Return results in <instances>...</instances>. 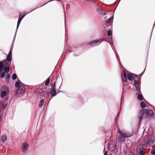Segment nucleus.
Wrapping results in <instances>:
<instances>
[{
	"label": "nucleus",
	"mask_w": 155,
	"mask_h": 155,
	"mask_svg": "<svg viewBox=\"0 0 155 155\" xmlns=\"http://www.w3.org/2000/svg\"><path fill=\"white\" fill-rule=\"evenodd\" d=\"M153 114V112L152 110H148L146 109H142L140 111L138 116L140 123L143 119L152 117Z\"/></svg>",
	"instance_id": "obj_1"
},
{
	"label": "nucleus",
	"mask_w": 155,
	"mask_h": 155,
	"mask_svg": "<svg viewBox=\"0 0 155 155\" xmlns=\"http://www.w3.org/2000/svg\"><path fill=\"white\" fill-rule=\"evenodd\" d=\"M101 42L99 40H95L91 41L89 44L91 46L94 47L99 45Z\"/></svg>",
	"instance_id": "obj_2"
},
{
	"label": "nucleus",
	"mask_w": 155,
	"mask_h": 155,
	"mask_svg": "<svg viewBox=\"0 0 155 155\" xmlns=\"http://www.w3.org/2000/svg\"><path fill=\"white\" fill-rule=\"evenodd\" d=\"M16 86L18 87L19 89L24 91L25 89L23 84L20 82L18 81L16 83Z\"/></svg>",
	"instance_id": "obj_3"
},
{
	"label": "nucleus",
	"mask_w": 155,
	"mask_h": 155,
	"mask_svg": "<svg viewBox=\"0 0 155 155\" xmlns=\"http://www.w3.org/2000/svg\"><path fill=\"white\" fill-rule=\"evenodd\" d=\"M11 54L12 51H10L9 53V55L7 56L6 60L4 61H2L4 64H7L8 63H9V62H11L12 57Z\"/></svg>",
	"instance_id": "obj_4"
},
{
	"label": "nucleus",
	"mask_w": 155,
	"mask_h": 155,
	"mask_svg": "<svg viewBox=\"0 0 155 155\" xmlns=\"http://www.w3.org/2000/svg\"><path fill=\"white\" fill-rule=\"evenodd\" d=\"M119 133L120 134V135L118 137V140L119 141H120L121 142H124V139L125 138L124 136L122 134V132L120 131H119Z\"/></svg>",
	"instance_id": "obj_5"
},
{
	"label": "nucleus",
	"mask_w": 155,
	"mask_h": 155,
	"mask_svg": "<svg viewBox=\"0 0 155 155\" xmlns=\"http://www.w3.org/2000/svg\"><path fill=\"white\" fill-rule=\"evenodd\" d=\"M28 147V144L26 142H24L23 143L22 146V151L23 152H26L27 150Z\"/></svg>",
	"instance_id": "obj_6"
},
{
	"label": "nucleus",
	"mask_w": 155,
	"mask_h": 155,
	"mask_svg": "<svg viewBox=\"0 0 155 155\" xmlns=\"http://www.w3.org/2000/svg\"><path fill=\"white\" fill-rule=\"evenodd\" d=\"M10 64L8 63L7 64L5 65V68H3L4 71L5 73H8L9 71Z\"/></svg>",
	"instance_id": "obj_7"
},
{
	"label": "nucleus",
	"mask_w": 155,
	"mask_h": 155,
	"mask_svg": "<svg viewBox=\"0 0 155 155\" xmlns=\"http://www.w3.org/2000/svg\"><path fill=\"white\" fill-rule=\"evenodd\" d=\"M127 73L124 71L123 73L122 76V81L123 82H125L127 81Z\"/></svg>",
	"instance_id": "obj_8"
},
{
	"label": "nucleus",
	"mask_w": 155,
	"mask_h": 155,
	"mask_svg": "<svg viewBox=\"0 0 155 155\" xmlns=\"http://www.w3.org/2000/svg\"><path fill=\"white\" fill-rule=\"evenodd\" d=\"M122 134L124 136V137H125V138L130 137L132 135V134H130L127 131L124 133L122 132Z\"/></svg>",
	"instance_id": "obj_9"
},
{
	"label": "nucleus",
	"mask_w": 155,
	"mask_h": 155,
	"mask_svg": "<svg viewBox=\"0 0 155 155\" xmlns=\"http://www.w3.org/2000/svg\"><path fill=\"white\" fill-rule=\"evenodd\" d=\"M134 85H135L136 89L137 91L138 92H139L140 89L139 87V84L138 82H134Z\"/></svg>",
	"instance_id": "obj_10"
},
{
	"label": "nucleus",
	"mask_w": 155,
	"mask_h": 155,
	"mask_svg": "<svg viewBox=\"0 0 155 155\" xmlns=\"http://www.w3.org/2000/svg\"><path fill=\"white\" fill-rule=\"evenodd\" d=\"M142 145L143 146L146 147H150V144L148 141L142 142Z\"/></svg>",
	"instance_id": "obj_11"
},
{
	"label": "nucleus",
	"mask_w": 155,
	"mask_h": 155,
	"mask_svg": "<svg viewBox=\"0 0 155 155\" xmlns=\"http://www.w3.org/2000/svg\"><path fill=\"white\" fill-rule=\"evenodd\" d=\"M25 16V15L22 16L21 17H19V18L18 19V23H17V28H18L21 20Z\"/></svg>",
	"instance_id": "obj_12"
},
{
	"label": "nucleus",
	"mask_w": 155,
	"mask_h": 155,
	"mask_svg": "<svg viewBox=\"0 0 155 155\" xmlns=\"http://www.w3.org/2000/svg\"><path fill=\"white\" fill-rule=\"evenodd\" d=\"M133 74H131L129 73L127 74V75L129 80L130 81H132L133 78Z\"/></svg>",
	"instance_id": "obj_13"
},
{
	"label": "nucleus",
	"mask_w": 155,
	"mask_h": 155,
	"mask_svg": "<svg viewBox=\"0 0 155 155\" xmlns=\"http://www.w3.org/2000/svg\"><path fill=\"white\" fill-rule=\"evenodd\" d=\"M51 94L52 96H54L56 94V91L55 88H52L51 91Z\"/></svg>",
	"instance_id": "obj_14"
},
{
	"label": "nucleus",
	"mask_w": 155,
	"mask_h": 155,
	"mask_svg": "<svg viewBox=\"0 0 155 155\" xmlns=\"http://www.w3.org/2000/svg\"><path fill=\"white\" fill-rule=\"evenodd\" d=\"M7 94V92L5 91H3L1 93V96L2 98H5Z\"/></svg>",
	"instance_id": "obj_15"
},
{
	"label": "nucleus",
	"mask_w": 155,
	"mask_h": 155,
	"mask_svg": "<svg viewBox=\"0 0 155 155\" xmlns=\"http://www.w3.org/2000/svg\"><path fill=\"white\" fill-rule=\"evenodd\" d=\"M115 149V147L112 144H110L109 147V149L110 151H112Z\"/></svg>",
	"instance_id": "obj_16"
},
{
	"label": "nucleus",
	"mask_w": 155,
	"mask_h": 155,
	"mask_svg": "<svg viewBox=\"0 0 155 155\" xmlns=\"http://www.w3.org/2000/svg\"><path fill=\"white\" fill-rule=\"evenodd\" d=\"M5 64L2 61L0 62V72H1L3 69L4 65Z\"/></svg>",
	"instance_id": "obj_17"
},
{
	"label": "nucleus",
	"mask_w": 155,
	"mask_h": 155,
	"mask_svg": "<svg viewBox=\"0 0 155 155\" xmlns=\"http://www.w3.org/2000/svg\"><path fill=\"white\" fill-rule=\"evenodd\" d=\"M133 79L134 80V82H137L139 81V78L137 77L135 75H133Z\"/></svg>",
	"instance_id": "obj_18"
},
{
	"label": "nucleus",
	"mask_w": 155,
	"mask_h": 155,
	"mask_svg": "<svg viewBox=\"0 0 155 155\" xmlns=\"http://www.w3.org/2000/svg\"><path fill=\"white\" fill-rule=\"evenodd\" d=\"M44 102V101L43 100H41L38 105L39 107H41L42 106Z\"/></svg>",
	"instance_id": "obj_19"
},
{
	"label": "nucleus",
	"mask_w": 155,
	"mask_h": 155,
	"mask_svg": "<svg viewBox=\"0 0 155 155\" xmlns=\"http://www.w3.org/2000/svg\"><path fill=\"white\" fill-rule=\"evenodd\" d=\"M7 139V137L6 135H4L2 137L1 140L3 142H4Z\"/></svg>",
	"instance_id": "obj_20"
},
{
	"label": "nucleus",
	"mask_w": 155,
	"mask_h": 155,
	"mask_svg": "<svg viewBox=\"0 0 155 155\" xmlns=\"http://www.w3.org/2000/svg\"><path fill=\"white\" fill-rule=\"evenodd\" d=\"M99 12L100 14L103 15H106V13L105 12H104L103 10H102V9L99 10Z\"/></svg>",
	"instance_id": "obj_21"
},
{
	"label": "nucleus",
	"mask_w": 155,
	"mask_h": 155,
	"mask_svg": "<svg viewBox=\"0 0 155 155\" xmlns=\"http://www.w3.org/2000/svg\"><path fill=\"white\" fill-rule=\"evenodd\" d=\"M113 18V17H111L110 18H109L107 20V23H110L112 20Z\"/></svg>",
	"instance_id": "obj_22"
},
{
	"label": "nucleus",
	"mask_w": 155,
	"mask_h": 155,
	"mask_svg": "<svg viewBox=\"0 0 155 155\" xmlns=\"http://www.w3.org/2000/svg\"><path fill=\"white\" fill-rule=\"evenodd\" d=\"M140 105L142 108H144L145 107V103L143 102L142 101L140 103Z\"/></svg>",
	"instance_id": "obj_23"
},
{
	"label": "nucleus",
	"mask_w": 155,
	"mask_h": 155,
	"mask_svg": "<svg viewBox=\"0 0 155 155\" xmlns=\"http://www.w3.org/2000/svg\"><path fill=\"white\" fill-rule=\"evenodd\" d=\"M139 155H144V152L141 150H140L139 152Z\"/></svg>",
	"instance_id": "obj_24"
},
{
	"label": "nucleus",
	"mask_w": 155,
	"mask_h": 155,
	"mask_svg": "<svg viewBox=\"0 0 155 155\" xmlns=\"http://www.w3.org/2000/svg\"><path fill=\"white\" fill-rule=\"evenodd\" d=\"M143 98V96L140 95V94H138V98L139 100H142V99Z\"/></svg>",
	"instance_id": "obj_25"
},
{
	"label": "nucleus",
	"mask_w": 155,
	"mask_h": 155,
	"mask_svg": "<svg viewBox=\"0 0 155 155\" xmlns=\"http://www.w3.org/2000/svg\"><path fill=\"white\" fill-rule=\"evenodd\" d=\"M50 81V78H48L47 81L45 82V85H48Z\"/></svg>",
	"instance_id": "obj_26"
},
{
	"label": "nucleus",
	"mask_w": 155,
	"mask_h": 155,
	"mask_svg": "<svg viewBox=\"0 0 155 155\" xmlns=\"http://www.w3.org/2000/svg\"><path fill=\"white\" fill-rule=\"evenodd\" d=\"M17 78V75L16 74H14L12 75V78L14 80H15Z\"/></svg>",
	"instance_id": "obj_27"
},
{
	"label": "nucleus",
	"mask_w": 155,
	"mask_h": 155,
	"mask_svg": "<svg viewBox=\"0 0 155 155\" xmlns=\"http://www.w3.org/2000/svg\"><path fill=\"white\" fill-rule=\"evenodd\" d=\"M148 142L150 144V146L153 143V141L152 140H149Z\"/></svg>",
	"instance_id": "obj_28"
},
{
	"label": "nucleus",
	"mask_w": 155,
	"mask_h": 155,
	"mask_svg": "<svg viewBox=\"0 0 155 155\" xmlns=\"http://www.w3.org/2000/svg\"><path fill=\"white\" fill-rule=\"evenodd\" d=\"M5 74L4 72H2L0 75V77L2 78H3L5 77Z\"/></svg>",
	"instance_id": "obj_29"
},
{
	"label": "nucleus",
	"mask_w": 155,
	"mask_h": 155,
	"mask_svg": "<svg viewBox=\"0 0 155 155\" xmlns=\"http://www.w3.org/2000/svg\"><path fill=\"white\" fill-rule=\"evenodd\" d=\"M125 155H133V154L130 152H127L125 153Z\"/></svg>",
	"instance_id": "obj_30"
},
{
	"label": "nucleus",
	"mask_w": 155,
	"mask_h": 155,
	"mask_svg": "<svg viewBox=\"0 0 155 155\" xmlns=\"http://www.w3.org/2000/svg\"><path fill=\"white\" fill-rule=\"evenodd\" d=\"M108 35L110 36L111 35V31L110 30H109L107 31Z\"/></svg>",
	"instance_id": "obj_31"
},
{
	"label": "nucleus",
	"mask_w": 155,
	"mask_h": 155,
	"mask_svg": "<svg viewBox=\"0 0 155 155\" xmlns=\"http://www.w3.org/2000/svg\"><path fill=\"white\" fill-rule=\"evenodd\" d=\"M151 153L152 155H155V150H152L151 151Z\"/></svg>",
	"instance_id": "obj_32"
},
{
	"label": "nucleus",
	"mask_w": 155,
	"mask_h": 155,
	"mask_svg": "<svg viewBox=\"0 0 155 155\" xmlns=\"http://www.w3.org/2000/svg\"><path fill=\"white\" fill-rule=\"evenodd\" d=\"M55 83H53L52 84V88H55Z\"/></svg>",
	"instance_id": "obj_33"
},
{
	"label": "nucleus",
	"mask_w": 155,
	"mask_h": 155,
	"mask_svg": "<svg viewBox=\"0 0 155 155\" xmlns=\"http://www.w3.org/2000/svg\"><path fill=\"white\" fill-rule=\"evenodd\" d=\"M45 92H46V91H43V92L41 93V95L44 96V95L45 93Z\"/></svg>",
	"instance_id": "obj_34"
},
{
	"label": "nucleus",
	"mask_w": 155,
	"mask_h": 155,
	"mask_svg": "<svg viewBox=\"0 0 155 155\" xmlns=\"http://www.w3.org/2000/svg\"><path fill=\"white\" fill-rule=\"evenodd\" d=\"M10 77V75L8 74H7L5 78L6 79H8Z\"/></svg>",
	"instance_id": "obj_35"
},
{
	"label": "nucleus",
	"mask_w": 155,
	"mask_h": 155,
	"mask_svg": "<svg viewBox=\"0 0 155 155\" xmlns=\"http://www.w3.org/2000/svg\"><path fill=\"white\" fill-rule=\"evenodd\" d=\"M7 104L6 103L5 104V105H4V103H3V104H2V106L3 107H4V108H5L7 106Z\"/></svg>",
	"instance_id": "obj_36"
}]
</instances>
